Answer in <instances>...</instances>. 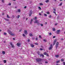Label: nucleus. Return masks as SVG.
Wrapping results in <instances>:
<instances>
[{"instance_id":"c756f323","label":"nucleus","mask_w":65,"mask_h":65,"mask_svg":"<svg viewBox=\"0 0 65 65\" xmlns=\"http://www.w3.org/2000/svg\"><path fill=\"white\" fill-rule=\"evenodd\" d=\"M10 45H12L13 44H12V43L11 42H10Z\"/></svg>"},{"instance_id":"423d86ee","label":"nucleus","mask_w":65,"mask_h":65,"mask_svg":"<svg viewBox=\"0 0 65 65\" xmlns=\"http://www.w3.org/2000/svg\"><path fill=\"white\" fill-rule=\"evenodd\" d=\"M60 30H57V31L56 32V34H60Z\"/></svg>"},{"instance_id":"f03ea898","label":"nucleus","mask_w":65,"mask_h":65,"mask_svg":"<svg viewBox=\"0 0 65 65\" xmlns=\"http://www.w3.org/2000/svg\"><path fill=\"white\" fill-rule=\"evenodd\" d=\"M38 21L37 20H35V21L34 22L35 24H36V23H37L38 25H39V23L38 22Z\"/></svg>"},{"instance_id":"412c9836","label":"nucleus","mask_w":65,"mask_h":65,"mask_svg":"<svg viewBox=\"0 0 65 65\" xmlns=\"http://www.w3.org/2000/svg\"><path fill=\"white\" fill-rule=\"evenodd\" d=\"M33 21V19H31V21L30 22V24H32V22Z\"/></svg>"},{"instance_id":"8fccbe9b","label":"nucleus","mask_w":65,"mask_h":65,"mask_svg":"<svg viewBox=\"0 0 65 65\" xmlns=\"http://www.w3.org/2000/svg\"><path fill=\"white\" fill-rule=\"evenodd\" d=\"M4 13H2V15H4Z\"/></svg>"},{"instance_id":"c85d7f7f","label":"nucleus","mask_w":65,"mask_h":65,"mask_svg":"<svg viewBox=\"0 0 65 65\" xmlns=\"http://www.w3.org/2000/svg\"><path fill=\"white\" fill-rule=\"evenodd\" d=\"M5 20L6 21H9V19H5Z\"/></svg>"},{"instance_id":"72a5a7b5","label":"nucleus","mask_w":65,"mask_h":65,"mask_svg":"<svg viewBox=\"0 0 65 65\" xmlns=\"http://www.w3.org/2000/svg\"><path fill=\"white\" fill-rule=\"evenodd\" d=\"M49 18H52V15H50Z\"/></svg>"},{"instance_id":"bb28decb","label":"nucleus","mask_w":65,"mask_h":65,"mask_svg":"<svg viewBox=\"0 0 65 65\" xmlns=\"http://www.w3.org/2000/svg\"><path fill=\"white\" fill-rule=\"evenodd\" d=\"M35 44L36 45H38V44L37 43H35Z\"/></svg>"},{"instance_id":"052dcab7","label":"nucleus","mask_w":65,"mask_h":65,"mask_svg":"<svg viewBox=\"0 0 65 65\" xmlns=\"http://www.w3.org/2000/svg\"><path fill=\"white\" fill-rule=\"evenodd\" d=\"M35 39V38H32V39Z\"/></svg>"},{"instance_id":"0eeeda50","label":"nucleus","mask_w":65,"mask_h":65,"mask_svg":"<svg viewBox=\"0 0 65 65\" xmlns=\"http://www.w3.org/2000/svg\"><path fill=\"white\" fill-rule=\"evenodd\" d=\"M52 48H53V46H52V44H51V47L49 48V50H52Z\"/></svg>"},{"instance_id":"4c0bfd02","label":"nucleus","mask_w":65,"mask_h":65,"mask_svg":"<svg viewBox=\"0 0 65 65\" xmlns=\"http://www.w3.org/2000/svg\"><path fill=\"white\" fill-rule=\"evenodd\" d=\"M47 14H50V13L48 12H47Z\"/></svg>"},{"instance_id":"6ab92c4d","label":"nucleus","mask_w":65,"mask_h":65,"mask_svg":"<svg viewBox=\"0 0 65 65\" xmlns=\"http://www.w3.org/2000/svg\"><path fill=\"white\" fill-rule=\"evenodd\" d=\"M11 46L12 47V48H14V45L13 44L12 45H11Z\"/></svg>"},{"instance_id":"dca6fc26","label":"nucleus","mask_w":65,"mask_h":65,"mask_svg":"<svg viewBox=\"0 0 65 65\" xmlns=\"http://www.w3.org/2000/svg\"><path fill=\"white\" fill-rule=\"evenodd\" d=\"M2 53L3 55H4V54H5V51H2Z\"/></svg>"},{"instance_id":"69168bd1","label":"nucleus","mask_w":65,"mask_h":65,"mask_svg":"<svg viewBox=\"0 0 65 65\" xmlns=\"http://www.w3.org/2000/svg\"><path fill=\"white\" fill-rule=\"evenodd\" d=\"M56 65H60V64H57Z\"/></svg>"},{"instance_id":"473e14b6","label":"nucleus","mask_w":65,"mask_h":65,"mask_svg":"<svg viewBox=\"0 0 65 65\" xmlns=\"http://www.w3.org/2000/svg\"><path fill=\"white\" fill-rule=\"evenodd\" d=\"M8 5L10 6L11 5V3H10Z\"/></svg>"},{"instance_id":"7ed1b4c3","label":"nucleus","mask_w":65,"mask_h":65,"mask_svg":"<svg viewBox=\"0 0 65 65\" xmlns=\"http://www.w3.org/2000/svg\"><path fill=\"white\" fill-rule=\"evenodd\" d=\"M9 33L12 36H14V34L13 33H12V32H11V31H9Z\"/></svg>"},{"instance_id":"603ef678","label":"nucleus","mask_w":65,"mask_h":65,"mask_svg":"<svg viewBox=\"0 0 65 65\" xmlns=\"http://www.w3.org/2000/svg\"><path fill=\"white\" fill-rule=\"evenodd\" d=\"M40 25L41 26H43V24H40Z\"/></svg>"},{"instance_id":"ddd939ff","label":"nucleus","mask_w":65,"mask_h":65,"mask_svg":"<svg viewBox=\"0 0 65 65\" xmlns=\"http://www.w3.org/2000/svg\"><path fill=\"white\" fill-rule=\"evenodd\" d=\"M30 46L32 47H33L34 46V45L33 44H30Z\"/></svg>"},{"instance_id":"3c124183","label":"nucleus","mask_w":65,"mask_h":65,"mask_svg":"<svg viewBox=\"0 0 65 65\" xmlns=\"http://www.w3.org/2000/svg\"><path fill=\"white\" fill-rule=\"evenodd\" d=\"M53 9L54 11H56V9Z\"/></svg>"},{"instance_id":"49530a36","label":"nucleus","mask_w":65,"mask_h":65,"mask_svg":"<svg viewBox=\"0 0 65 65\" xmlns=\"http://www.w3.org/2000/svg\"><path fill=\"white\" fill-rule=\"evenodd\" d=\"M36 40H38V38L37 37L36 38Z\"/></svg>"},{"instance_id":"9b49d317","label":"nucleus","mask_w":65,"mask_h":65,"mask_svg":"<svg viewBox=\"0 0 65 65\" xmlns=\"http://www.w3.org/2000/svg\"><path fill=\"white\" fill-rule=\"evenodd\" d=\"M56 40H55L54 41V42L53 43V45H54L56 44Z\"/></svg>"},{"instance_id":"2f4dec72","label":"nucleus","mask_w":65,"mask_h":65,"mask_svg":"<svg viewBox=\"0 0 65 65\" xmlns=\"http://www.w3.org/2000/svg\"><path fill=\"white\" fill-rule=\"evenodd\" d=\"M7 18H10V17H9V16H8V15H7Z\"/></svg>"},{"instance_id":"4468645a","label":"nucleus","mask_w":65,"mask_h":65,"mask_svg":"<svg viewBox=\"0 0 65 65\" xmlns=\"http://www.w3.org/2000/svg\"><path fill=\"white\" fill-rule=\"evenodd\" d=\"M41 56H42L43 57H44V55H43L42 54H41L40 55V57H41Z\"/></svg>"},{"instance_id":"1a4fd4ad","label":"nucleus","mask_w":65,"mask_h":65,"mask_svg":"<svg viewBox=\"0 0 65 65\" xmlns=\"http://www.w3.org/2000/svg\"><path fill=\"white\" fill-rule=\"evenodd\" d=\"M17 46H21V44L19 43H17Z\"/></svg>"},{"instance_id":"6e6d98bb","label":"nucleus","mask_w":65,"mask_h":65,"mask_svg":"<svg viewBox=\"0 0 65 65\" xmlns=\"http://www.w3.org/2000/svg\"><path fill=\"white\" fill-rule=\"evenodd\" d=\"M12 17H13V18H14V15H13L12 16Z\"/></svg>"},{"instance_id":"a878e982","label":"nucleus","mask_w":65,"mask_h":65,"mask_svg":"<svg viewBox=\"0 0 65 65\" xmlns=\"http://www.w3.org/2000/svg\"><path fill=\"white\" fill-rule=\"evenodd\" d=\"M60 62V60L57 61L56 62V63H59Z\"/></svg>"},{"instance_id":"bf43d9fd","label":"nucleus","mask_w":65,"mask_h":65,"mask_svg":"<svg viewBox=\"0 0 65 65\" xmlns=\"http://www.w3.org/2000/svg\"><path fill=\"white\" fill-rule=\"evenodd\" d=\"M21 31H22V29H20V30L19 31H20V32H21Z\"/></svg>"},{"instance_id":"58836bf2","label":"nucleus","mask_w":65,"mask_h":65,"mask_svg":"<svg viewBox=\"0 0 65 65\" xmlns=\"http://www.w3.org/2000/svg\"><path fill=\"white\" fill-rule=\"evenodd\" d=\"M2 2L3 3H4V0H2Z\"/></svg>"},{"instance_id":"20e7f679","label":"nucleus","mask_w":65,"mask_h":65,"mask_svg":"<svg viewBox=\"0 0 65 65\" xmlns=\"http://www.w3.org/2000/svg\"><path fill=\"white\" fill-rule=\"evenodd\" d=\"M58 46H59V42H57L56 43V49H57V48H58Z\"/></svg>"},{"instance_id":"f257e3e1","label":"nucleus","mask_w":65,"mask_h":65,"mask_svg":"<svg viewBox=\"0 0 65 65\" xmlns=\"http://www.w3.org/2000/svg\"><path fill=\"white\" fill-rule=\"evenodd\" d=\"M36 60L37 62H40L41 61H42V59L37 58L36 59Z\"/></svg>"},{"instance_id":"37998d69","label":"nucleus","mask_w":65,"mask_h":65,"mask_svg":"<svg viewBox=\"0 0 65 65\" xmlns=\"http://www.w3.org/2000/svg\"><path fill=\"white\" fill-rule=\"evenodd\" d=\"M53 13H54L55 14H56V12L55 11H53Z\"/></svg>"},{"instance_id":"c03bdc74","label":"nucleus","mask_w":65,"mask_h":65,"mask_svg":"<svg viewBox=\"0 0 65 65\" xmlns=\"http://www.w3.org/2000/svg\"><path fill=\"white\" fill-rule=\"evenodd\" d=\"M63 64L64 65H65V62H63Z\"/></svg>"},{"instance_id":"864d4df0","label":"nucleus","mask_w":65,"mask_h":65,"mask_svg":"<svg viewBox=\"0 0 65 65\" xmlns=\"http://www.w3.org/2000/svg\"><path fill=\"white\" fill-rule=\"evenodd\" d=\"M58 25V24L57 23H56L55 24V26H56V25Z\"/></svg>"},{"instance_id":"c9c22d12","label":"nucleus","mask_w":65,"mask_h":65,"mask_svg":"<svg viewBox=\"0 0 65 65\" xmlns=\"http://www.w3.org/2000/svg\"><path fill=\"white\" fill-rule=\"evenodd\" d=\"M23 37H25V36H25V34H23Z\"/></svg>"},{"instance_id":"de8ad7c7","label":"nucleus","mask_w":65,"mask_h":65,"mask_svg":"<svg viewBox=\"0 0 65 65\" xmlns=\"http://www.w3.org/2000/svg\"><path fill=\"white\" fill-rule=\"evenodd\" d=\"M30 39H28V42H29V41H30Z\"/></svg>"},{"instance_id":"774afa93","label":"nucleus","mask_w":65,"mask_h":65,"mask_svg":"<svg viewBox=\"0 0 65 65\" xmlns=\"http://www.w3.org/2000/svg\"><path fill=\"white\" fill-rule=\"evenodd\" d=\"M4 43H5V42H6L5 41H4Z\"/></svg>"},{"instance_id":"0e129e2a","label":"nucleus","mask_w":65,"mask_h":65,"mask_svg":"<svg viewBox=\"0 0 65 65\" xmlns=\"http://www.w3.org/2000/svg\"><path fill=\"white\" fill-rule=\"evenodd\" d=\"M41 47H42V48H43V46H41Z\"/></svg>"},{"instance_id":"4be33fe9","label":"nucleus","mask_w":65,"mask_h":65,"mask_svg":"<svg viewBox=\"0 0 65 65\" xmlns=\"http://www.w3.org/2000/svg\"><path fill=\"white\" fill-rule=\"evenodd\" d=\"M4 63H6V60H4Z\"/></svg>"},{"instance_id":"79ce46f5","label":"nucleus","mask_w":65,"mask_h":65,"mask_svg":"<svg viewBox=\"0 0 65 65\" xmlns=\"http://www.w3.org/2000/svg\"><path fill=\"white\" fill-rule=\"evenodd\" d=\"M44 16H47V14H44Z\"/></svg>"},{"instance_id":"cd10ccee","label":"nucleus","mask_w":65,"mask_h":65,"mask_svg":"<svg viewBox=\"0 0 65 65\" xmlns=\"http://www.w3.org/2000/svg\"><path fill=\"white\" fill-rule=\"evenodd\" d=\"M61 61H62V62H63V61H64V59H61Z\"/></svg>"},{"instance_id":"b1692460","label":"nucleus","mask_w":65,"mask_h":65,"mask_svg":"<svg viewBox=\"0 0 65 65\" xmlns=\"http://www.w3.org/2000/svg\"><path fill=\"white\" fill-rule=\"evenodd\" d=\"M62 3H61L60 4L59 6H62Z\"/></svg>"},{"instance_id":"ea45409f","label":"nucleus","mask_w":65,"mask_h":65,"mask_svg":"<svg viewBox=\"0 0 65 65\" xmlns=\"http://www.w3.org/2000/svg\"><path fill=\"white\" fill-rule=\"evenodd\" d=\"M40 51H42V50H43V49H42V48H40Z\"/></svg>"},{"instance_id":"a18cd8bd","label":"nucleus","mask_w":65,"mask_h":65,"mask_svg":"<svg viewBox=\"0 0 65 65\" xmlns=\"http://www.w3.org/2000/svg\"><path fill=\"white\" fill-rule=\"evenodd\" d=\"M56 38V36H54L53 37V38Z\"/></svg>"},{"instance_id":"f8f14e48","label":"nucleus","mask_w":65,"mask_h":65,"mask_svg":"<svg viewBox=\"0 0 65 65\" xmlns=\"http://www.w3.org/2000/svg\"><path fill=\"white\" fill-rule=\"evenodd\" d=\"M55 57L56 58H58V57H59V55H55Z\"/></svg>"},{"instance_id":"5701e85b","label":"nucleus","mask_w":65,"mask_h":65,"mask_svg":"<svg viewBox=\"0 0 65 65\" xmlns=\"http://www.w3.org/2000/svg\"><path fill=\"white\" fill-rule=\"evenodd\" d=\"M20 15H18L17 17V18L18 19H19V18H20Z\"/></svg>"},{"instance_id":"338daca9","label":"nucleus","mask_w":65,"mask_h":65,"mask_svg":"<svg viewBox=\"0 0 65 65\" xmlns=\"http://www.w3.org/2000/svg\"><path fill=\"white\" fill-rule=\"evenodd\" d=\"M61 40H63V39L62 38V39H61Z\"/></svg>"},{"instance_id":"4d7b16f0","label":"nucleus","mask_w":65,"mask_h":65,"mask_svg":"<svg viewBox=\"0 0 65 65\" xmlns=\"http://www.w3.org/2000/svg\"><path fill=\"white\" fill-rule=\"evenodd\" d=\"M27 8V7L26 6L24 7V8Z\"/></svg>"},{"instance_id":"f704fd0d","label":"nucleus","mask_w":65,"mask_h":65,"mask_svg":"<svg viewBox=\"0 0 65 65\" xmlns=\"http://www.w3.org/2000/svg\"><path fill=\"white\" fill-rule=\"evenodd\" d=\"M49 35H52V33L51 32L49 33Z\"/></svg>"},{"instance_id":"5fc2aeb1","label":"nucleus","mask_w":65,"mask_h":65,"mask_svg":"<svg viewBox=\"0 0 65 65\" xmlns=\"http://www.w3.org/2000/svg\"><path fill=\"white\" fill-rule=\"evenodd\" d=\"M39 38H41V36H39Z\"/></svg>"},{"instance_id":"2eb2a0df","label":"nucleus","mask_w":65,"mask_h":65,"mask_svg":"<svg viewBox=\"0 0 65 65\" xmlns=\"http://www.w3.org/2000/svg\"><path fill=\"white\" fill-rule=\"evenodd\" d=\"M17 10L18 12H21V10H20V9H18Z\"/></svg>"},{"instance_id":"e433bc0d","label":"nucleus","mask_w":65,"mask_h":65,"mask_svg":"<svg viewBox=\"0 0 65 65\" xmlns=\"http://www.w3.org/2000/svg\"><path fill=\"white\" fill-rule=\"evenodd\" d=\"M39 4L40 5H43V4L41 3H40Z\"/></svg>"},{"instance_id":"680f3d73","label":"nucleus","mask_w":65,"mask_h":65,"mask_svg":"<svg viewBox=\"0 0 65 65\" xmlns=\"http://www.w3.org/2000/svg\"><path fill=\"white\" fill-rule=\"evenodd\" d=\"M13 40H15V38H13Z\"/></svg>"},{"instance_id":"7c9ffc66","label":"nucleus","mask_w":65,"mask_h":65,"mask_svg":"<svg viewBox=\"0 0 65 65\" xmlns=\"http://www.w3.org/2000/svg\"><path fill=\"white\" fill-rule=\"evenodd\" d=\"M39 9L40 10H41V8L40 7H38Z\"/></svg>"},{"instance_id":"09e8293b","label":"nucleus","mask_w":65,"mask_h":65,"mask_svg":"<svg viewBox=\"0 0 65 65\" xmlns=\"http://www.w3.org/2000/svg\"><path fill=\"white\" fill-rule=\"evenodd\" d=\"M4 35H6V33L5 32H4Z\"/></svg>"},{"instance_id":"aec40b11","label":"nucleus","mask_w":65,"mask_h":65,"mask_svg":"<svg viewBox=\"0 0 65 65\" xmlns=\"http://www.w3.org/2000/svg\"><path fill=\"white\" fill-rule=\"evenodd\" d=\"M49 2V0H47L45 1V2L46 3H47Z\"/></svg>"},{"instance_id":"6e6552de","label":"nucleus","mask_w":65,"mask_h":65,"mask_svg":"<svg viewBox=\"0 0 65 65\" xmlns=\"http://www.w3.org/2000/svg\"><path fill=\"white\" fill-rule=\"evenodd\" d=\"M44 54L45 55H46L47 56H49V55H48V54H47V53H46V52H45L44 53Z\"/></svg>"},{"instance_id":"9d476101","label":"nucleus","mask_w":65,"mask_h":65,"mask_svg":"<svg viewBox=\"0 0 65 65\" xmlns=\"http://www.w3.org/2000/svg\"><path fill=\"white\" fill-rule=\"evenodd\" d=\"M24 33L26 35L28 34V33L27 32V30H24Z\"/></svg>"},{"instance_id":"f3484780","label":"nucleus","mask_w":65,"mask_h":65,"mask_svg":"<svg viewBox=\"0 0 65 65\" xmlns=\"http://www.w3.org/2000/svg\"><path fill=\"white\" fill-rule=\"evenodd\" d=\"M29 36H33V35H32V34H29Z\"/></svg>"},{"instance_id":"a211bd4d","label":"nucleus","mask_w":65,"mask_h":65,"mask_svg":"<svg viewBox=\"0 0 65 65\" xmlns=\"http://www.w3.org/2000/svg\"><path fill=\"white\" fill-rule=\"evenodd\" d=\"M53 31H56V29H55V28H53Z\"/></svg>"},{"instance_id":"e2e57ef3","label":"nucleus","mask_w":65,"mask_h":65,"mask_svg":"<svg viewBox=\"0 0 65 65\" xmlns=\"http://www.w3.org/2000/svg\"><path fill=\"white\" fill-rule=\"evenodd\" d=\"M39 15H41V14H40V13H39Z\"/></svg>"},{"instance_id":"39448f33","label":"nucleus","mask_w":65,"mask_h":65,"mask_svg":"<svg viewBox=\"0 0 65 65\" xmlns=\"http://www.w3.org/2000/svg\"><path fill=\"white\" fill-rule=\"evenodd\" d=\"M32 13H33V12H32V11L30 10L29 12V16L30 17L31 16V15H32Z\"/></svg>"},{"instance_id":"a19ab883","label":"nucleus","mask_w":65,"mask_h":65,"mask_svg":"<svg viewBox=\"0 0 65 65\" xmlns=\"http://www.w3.org/2000/svg\"><path fill=\"white\" fill-rule=\"evenodd\" d=\"M37 19V17H35V19L36 20V19Z\"/></svg>"},{"instance_id":"393cba45","label":"nucleus","mask_w":65,"mask_h":65,"mask_svg":"<svg viewBox=\"0 0 65 65\" xmlns=\"http://www.w3.org/2000/svg\"><path fill=\"white\" fill-rule=\"evenodd\" d=\"M44 41V42H46V40L45 39H44L43 40Z\"/></svg>"},{"instance_id":"13d9d810","label":"nucleus","mask_w":65,"mask_h":65,"mask_svg":"<svg viewBox=\"0 0 65 65\" xmlns=\"http://www.w3.org/2000/svg\"><path fill=\"white\" fill-rule=\"evenodd\" d=\"M48 63V62H47V61L45 62V63Z\"/></svg>"}]
</instances>
